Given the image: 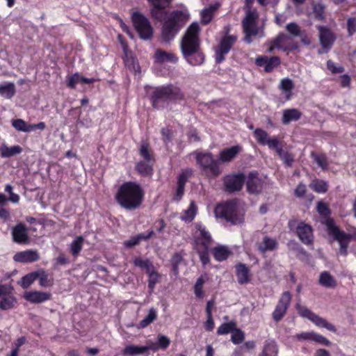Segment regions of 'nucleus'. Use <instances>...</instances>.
<instances>
[{"label":"nucleus","mask_w":356,"mask_h":356,"mask_svg":"<svg viewBox=\"0 0 356 356\" xmlns=\"http://www.w3.org/2000/svg\"><path fill=\"white\" fill-rule=\"evenodd\" d=\"M0 152L1 157L8 158L19 154L22 152V148L19 145L8 147L5 144H2L0 147Z\"/></svg>","instance_id":"nucleus-31"},{"label":"nucleus","mask_w":356,"mask_h":356,"mask_svg":"<svg viewBox=\"0 0 356 356\" xmlns=\"http://www.w3.org/2000/svg\"><path fill=\"white\" fill-rule=\"evenodd\" d=\"M318 30L321 44L323 49V50H319L318 53H326L332 46V44L335 40V37L332 31L325 27L320 26Z\"/></svg>","instance_id":"nucleus-18"},{"label":"nucleus","mask_w":356,"mask_h":356,"mask_svg":"<svg viewBox=\"0 0 356 356\" xmlns=\"http://www.w3.org/2000/svg\"><path fill=\"white\" fill-rule=\"evenodd\" d=\"M15 94V86L13 83H3L0 84V95L7 98H12Z\"/></svg>","instance_id":"nucleus-35"},{"label":"nucleus","mask_w":356,"mask_h":356,"mask_svg":"<svg viewBox=\"0 0 356 356\" xmlns=\"http://www.w3.org/2000/svg\"><path fill=\"white\" fill-rule=\"evenodd\" d=\"M193 154L197 163L208 177L215 178L222 173L219 161L211 152L196 151Z\"/></svg>","instance_id":"nucleus-5"},{"label":"nucleus","mask_w":356,"mask_h":356,"mask_svg":"<svg viewBox=\"0 0 356 356\" xmlns=\"http://www.w3.org/2000/svg\"><path fill=\"white\" fill-rule=\"evenodd\" d=\"M124 356H138L145 355L147 348L145 346L128 345L122 350Z\"/></svg>","instance_id":"nucleus-29"},{"label":"nucleus","mask_w":356,"mask_h":356,"mask_svg":"<svg viewBox=\"0 0 356 356\" xmlns=\"http://www.w3.org/2000/svg\"><path fill=\"white\" fill-rule=\"evenodd\" d=\"M193 170L191 168H186L182 170L177 179V187L176 191V198L180 200L184 193V187L188 179L192 176Z\"/></svg>","instance_id":"nucleus-22"},{"label":"nucleus","mask_w":356,"mask_h":356,"mask_svg":"<svg viewBox=\"0 0 356 356\" xmlns=\"http://www.w3.org/2000/svg\"><path fill=\"white\" fill-rule=\"evenodd\" d=\"M153 161H140L137 163L136 168L139 174L143 176H147L152 172Z\"/></svg>","instance_id":"nucleus-36"},{"label":"nucleus","mask_w":356,"mask_h":356,"mask_svg":"<svg viewBox=\"0 0 356 356\" xmlns=\"http://www.w3.org/2000/svg\"><path fill=\"white\" fill-rule=\"evenodd\" d=\"M37 276L38 275L35 271L26 275L22 278L19 282L21 286L23 289H27L37 280Z\"/></svg>","instance_id":"nucleus-47"},{"label":"nucleus","mask_w":356,"mask_h":356,"mask_svg":"<svg viewBox=\"0 0 356 356\" xmlns=\"http://www.w3.org/2000/svg\"><path fill=\"white\" fill-rule=\"evenodd\" d=\"M290 40V36L285 33H279L277 36L273 40V42L275 44V47H277V49H282L284 51H286L288 50L296 49L298 47V45L295 43L291 44H287Z\"/></svg>","instance_id":"nucleus-25"},{"label":"nucleus","mask_w":356,"mask_h":356,"mask_svg":"<svg viewBox=\"0 0 356 356\" xmlns=\"http://www.w3.org/2000/svg\"><path fill=\"white\" fill-rule=\"evenodd\" d=\"M38 275L37 279L39 280L40 285L42 287L51 286L53 284V280L51 279L48 274L43 270L35 271Z\"/></svg>","instance_id":"nucleus-41"},{"label":"nucleus","mask_w":356,"mask_h":356,"mask_svg":"<svg viewBox=\"0 0 356 356\" xmlns=\"http://www.w3.org/2000/svg\"><path fill=\"white\" fill-rule=\"evenodd\" d=\"M154 58L157 63H176L178 60L177 56L172 53L168 52L161 49L156 50L154 54Z\"/></svg>","instance_id":"nucleus-26"},{"label":"nucleus","mask_w":356,"mask_h":356,"mask_svg":"<svg viewBox=\"0 0 356 356\" xmlns=\"http://www.w3.org/2000/svg\"><path fill=\"white\" fill-rule=\"evenodd\" d=\"M12 126L18 131L31 132V127L22 119H16L12 121Z\"/></svg>","instance_id":"nucleus-43"},{"label":"nucleus","mask_w":356,"mask_h":356,"mask_svg":"<svg viewBox=\"0 0 356 356\" xmlns=\"http://www.w3.org/2000/svg\"><path fill=\"white\" fill-rule=\"evenodd\" d=\"M277 347L274 341H267L259 356H277Z\"/></svg>","instance_id":"nucleus-38"},{"label":"nucleus","mask_w":356,"mask_h":356,"mask_svg":"<svg viewBox=\"0 0 356 356\" xmlns=\"http://www.w3.org/2000/svg\"><path fill=\"white\" fill-rule=\"evenodd\" d=\"M236 323L235 321H230L229 323H222L217 330V334L219 335L226 334L235 329Z\"/></svg>","instance_id":"nucleus-50"},{"label":"nucleus","mask_w":356,"mask_h":356,"mask_svg":"<svg viewBox=\"0 0 356 356\" xmlns=\"http://www.w3.org/2000/svg\"><path fill=\"white\" fill-rule=\"evenodd\" d=\"M347 29L349 35L356 33V18L350 17L347 20Z\"/></svg>","instance_id":"nucleus-58"},{"label":"nucleus","mask_w":356,"mask_h":356,"mask_svg":"<svg viewBox=\"0 0 356 356\" xmlns=\"http://www.w3.org/2000/svg\"><path fill=\"white\" fill-rule=\"evenodd\" d=\"M200 27L194 22L187 29L180 42V49L186 62L193 65H200L204 61V55L200 50Z\"/></svg>","instance_id":"nucleus-2"},{"label":"nucleus","mask_w":356,"mask_h":356,"mask_svg":"<svg viewBox=\"0 0 356 356\" xmlns=\"http://www.w3.org/2000/svg\"><path fill=\"white\" fill-rule=\"evenodd\" d=\"M302 116V113L297 108H288L283 111L282 123L288 124L291 121H297Z\"/></svg>","instance_id":"nucleus-27"},{"label":"nucleus","mask_w":356,"mask_h":356,"mask_svg":"<svg viewBox=\"0 0 356 356\" xmlns=\"http://www.w3.org/2000/svg\"><path fill=\"white\" fill-rule=\"evenodd\" d=\"M157 343L160 349L165 350L170 343V339L165 335L160 334L157 338Z\"/></svg>","instance_id":"nucleus-56"},{"label":"nucleus","mask_w":356,"mask_h":356,"mask_svg":"<svg viewBox=\"0 0 356 356\" xmlns=\"http://www.w3.org/2000/svg\"><path fill=\"white\" fill-rule=\"evenodd\" d=\"M309 186L313 191L318 193H323L327 191V183L320 179L314 180Z\"/></svg>","instance_id":"nucleus-45"},{"label":"nucleus","mask_w":356,"mask_h":356,"mask_svg":"<svg viewBox=\"0 0 356 356\" xmlns=\"http://www.w3.org/2000/svg\"><path fill=\"white\" fill-rule=\"evenodd\" d=\"M296 309L298 314L306 318H308L313 322L316 326L324 327L329 331L335 332L337 331L336 327L332 323L327 322L325 318L320 317L316 315L306 307L301 305L299 303L296 304Z\"/></svg>","instance_id":"nucleus-10"},{"label":"nucleus","mask_w":356,"mask_h":356,"mask_svg":"<svg viewBox=\"0 0 356 356\" xmlns=\"http://www.w3.org/2000/svg\"><path fill=\"white\" fill-rule=\"evenodd\" d=\"M134 26L143 40L150 39L153 34V28L149 20L142 14L136 12L132 15Z\"/></svg>","instance_id":"nucleus-9"},{"label":"nucleus","mask_w":356,"mask_h":356,"mask_svg":"<svg viewBox=\"0 0 356 356\" xmlns=\"http://www.w3.org/2000/svg\"><path fill=\"white\" fill-rule=\"evenodd\" d=\"M313 341L325 346H330L331 344V342L327 338L316 332H314Z\"/></svg>","instance_id":"nucleus-60"},{"label":"nucleus","mask_w":356,"mask_h":356,"mask_svg":"<svg viewBox=\"0 0 356 356\" xmlns=\"http://www.w3.org/2000/svg\"><path fill=\"white\" fill-rule=\"evenodd\" d=\"M279 89L284 94L286 100H289L292 96V91L295 88L293 80L289 78H284L280 81Z\"/></svg>","instance_id":"nucleus-28"},{"label":"nucleus","mask_w":356,"mask_h":356,"mask_svg":"<svg viewBox=\"0 0 356 356\" xmlns=\"http://www.w3.org/2000/svg\"><path fill=\"white\" fill-rule=\"evenodd\" d=\"M134 264L136 266L146 270L147 273L154 267L149 259H143L141 257L136 258Z\"/></svg>","instance_id":"nucleus-49"},{"label":"nucleus","mask_w":356,"mask_h":356,"mask_svg":"<svg viewBox=\"0 0 356 356\" xmlns=\"http://www.w3.org/2000/svg\"><path fill=\"white\" fill-rule=\"evenodd\" d=\"M157 318V314L155 309L152 308L149 310L148 314L137 325L138 329L145 328L153 323Z\"/></svg>","instance_id":"nucleus-39"},{"label":"nucleus","mask_w":356,"mask_h":356,"mask_svg":"<svg viewBox=\"0 0 356 356\" xmlns=\"http://www.w3.org/2000/svg\"><path fill=\"white\" fill-rule=\"evenodd\" d=\"M84 238L81 236H76L70 245V251L74 257H77L83 248Z\"/></svg>","instance_id":"nucleus-37"},{"label":"nucleus","mask_w":356,"mask_h":356,"mask_svg":"<svg viewBox=\"0 0 356 356\" xmlns=\"http://www.w3.org/2000/svg\"><path fill=\"white\" fill-rule=\"evenodd\" d=\"M257 250L262 254L274 251L278 248V242L275 238L268 236L263 237L260 242L256 244Z\"/></svg>","instance_id":"nucleus-24"},{"label":"nucleus","mask_w":356,"mask_h":356,"mask_svg":"<svg viewBox=\"0 0 356 356\" xmlns=\"http://www.w3.org/2000/svg\"><path fill=\"white\" fill-rule=\"evenodd\" d=\"M243 31L245 33V42H252V37H254L259 33V29L257 26L255 17L253 13H248L245 18L243 20Z\"/></svg>","instance_id":"nucleus-11"},{"label":"nucleus","mask_w":356,"mask_h":356,"mask_svg":"<svg viewBox=\"0 0 356 356\" xmlns=\"http://www.w3.org/2000/svg\"><path fill=\"white\" fill-rule=\"evenodd\" d=\"M213 254L217 261H222L227 259L232 252L227 246L218 245L213 249Z\"/></svg>","instance_id":"nucleus-32"},{"label":"nucleus","mask_w":356,"mask_h":356,"mask_svg":"<svg viewBox=\"0 0 356 356\" xmlns=\"http://www.w3.org/2000/svg\"><path fill=\"white\" fill-rule=\"evenodd\" d=\"M330 234L339 243V253L341 255L347 254V249L349 243L352 241H356V228H353L349 233H345L341 231L337 227L329 225Z\"/></svg>","instance_id":"nucleus-8"},{"label":"nucleus","mask_w":356,"mask_h":356,"mask_svg":"<svg viewBox=\"0 0 356 356\" xmlns=\"http://www.w3.org/2000/svg\"><path fill=\"white\" fill-rule=\"evenodd\" d=\"M147 1L152 6V16L158 21L166 19L162 27L161 38L165 42H170L186 22L189 15L186 11L175 10L167 17L165 9L170 5L172 0Z\"/></svg>","instance_id":"nucleus-1"},{"label":"nucleus","mask_w":356,"mask_h":356,"mask_svg":"<svg viewBox=\"0 0 356 356\" xmlns=\"http://www.w3.org/2000/svg\"><path fill=\"white\" fill-rule=\"evenodd\" d=\"M11 234L15 243L18 244H29L30 243L29 230L24 223L19 222L13 227Z\"/></svg>","instance_id":"nucleus-15"},{"label":"nucleus","mask_w":356,"mask_h":356,"mask_svg":"<svg viewBox=\"0 0 356 356\" xmlns=\"http://www.w3.org/2000/svg\"><path fill=\"white\" fill-rule=\"evenodd\" d=\"M115 198L122 208L127 210H135L143 202L144 191L138 184L127 181L120 186Z\"/></svg>","instance_id":"nucleus-3"},{"label":"nucleus","mask_w":356,"mask_h":356,"mask_svg":"<svg viewBox=\"0 0 356 356\" xmlns=\"http://www.w3.org/2000/svg\"><path fill=\"white\" fill-rule=\"evenodd\" d=\"M280 58L276 56L271 57L259 56L255 59L256 65L263 67L266 72H271L275 67L280 65Z\"/></svg>","instance_id":"nucleus-17"},{"label":"nucleus","mask_w":356,"mask_h":356,"mask_svg":"<svg viewBox=\"0 0 356 356\" xmlns=\"http://www.w3.org/2000/svg\"><path fill=\"white\" fill-rule=\"evenodd\" d=\"M327 67L332 74H339L344 72V67L343 66L334 63L331 60H327Z\"/></svg>","instance_id":"nucleus-54"},{"label":"nucleus","mask_w":356,"mask_h":356,"mask_svg":"<svg viewBox=\"0 0 356 356\" xmlns=\"http://www.w3.org/2000/svg\"><path fill=\"white\" fill-rule=\"evenodd\" d=\"M214 213L216 218H223L234 225H240L244 220L243 215L238 213L236 203L234 201L218 204L216 207Z\"/></svg>","instance_id":"nucleus-7"},{"label":"nucleus","mask_w":356,"mask_h":356,"mask_svg":"<svg viewBox=\"0 0 356 356\" xmlns=\"http://www.w3.org/2000/svg\"><path fill=\"white\" fill-rule=\"evenodd\" d=\"M247 190L251 194H259L264 188V180L256 171L250 172L246 180Z\"/></svg>","instance_id":"nucleus-12"},{"label":"nucleus","mask_w":356,"mask_h":356,"mask_svg":"<svg viewBox=\"0 0 356 356\" xmlns=\"http://www.w3.org/2000/svg\"><path fill=\"white\" fill-rule=\"evenodd\" d=\"M39 259L40 256L38 251L34 250L19 252L13 257L15 261L21 263H31L38 261Z\"/></svg>","instance_id":"nucleus-23"},{"label":"nucleus","mask_w":356,"mask_h":356,"mask_svg":"<svg viewBox=\"0 0 356 356\" xmlns=\"http://www.w3.org/2000/svg\"><path fill=\"white\" fill-rule=\"evenodd\" d=\"M291 300V296L289 291H285L282 293L272 314L275 321L278 322L284 317L290 305Z\"/></svg>","instance_id":"nucleus-14"},{"label":"nucleus","mask_w":356,"mask_h":356,"mask_svg":"<svg viewBox=\"0 0 356 356\" xmlns=\"http://www.w3.org/2000/svg\"><path fill=\"white\" fill-rule=\"evenodd\" d=\"M139 154L142 157V161H153V156L151 153L149 145L147 143H142L139 148Z\"/></svg>","instance_id":"nucleus-42"},{"label":"nucleus","mask_w":356,"mask_h":356,"mask_svg":"<svg viewBox=\"0 0 356 356\" xmlns=\"http://www.w3.org/2000/svg\"><path fill=\"white\" fill-rule=\"evenodd\" d=\"M207 280L208 277L207 275H202L196 280L194 286V293L197 298H202L204 297L202 288L204 284L207 282Z\"/></svg>","instance_id":"nucleus-40"},{"label":"nucleus","mask_w":356,"mask_h":356,"mask_svg":"<svg viewBox=\"0 0 356 356\" xmlns=\"http://www.w3.org/2000/svg\"><path fill=\"white\" fill-rule=\"evenodd\" d=\"M314 332H305L296 334V337L298 340L313 341Z\"/></svg>","instance_id":"nucleus-61"},{"label":"nucleus","mask_w":356,"mask_h":356,"mask_svg":"<svg viewBox=\"0 0 356 356\" xmlns=\"http://www.w3.org/2000/svg\"><path fill=\"white\" fill-rule=\"evenodd\" d=\"M300 240L305 244H311L313 241V232L312 227L303 222L298 224L296 229Z\"/></svg>","instance_id":"nucleus-20"},{"label":"nucleus","mask_w":356,"mask_h":356,"mask_svg":"<svg viewBox=\"0 0 356 356\" xmlns=\"http://www.w3.org/2000/svg\"><path fill=\"white\" fill-rule=\"evenodd\" d=\"M182 98V94L179 88L172 85L157 87L154 89L152 101V106L156 108L164 106L165 103L171 100H177Z\"/></svg>","instance_id":"nucleus-6"},{"label":"nucleus","mask_w":356,"mask_h":356,"mask_svg":"<svg viewBox=\"0 0 356 356\" xmlns=\"http://www.w3.org/2000/svg\"><path fill=\"white\" fill-rule=\"evenodd\" d=\"M147 273L148 274V287L152 292L156 284L159 281L160 275L155 270L154 267Z\"/></svg>","instance_id":"nucleus-44"},{"label":"nucleus","mask_w":356,"mask_h":356,"mask_svg":"<svg viewBox=\"0 0 356 356\" xmlns=\"http://www.w3.org/2000/svg\"><path fill=\"white\" fill-rule=\"evenodd\" d=\"M81 76L76 73L74 75L68 77L67 86L69 88H74L76 85L80 83Z\"/></svg>","instance_id":"nucleus-59"},{"label":"nucleus","mask_w":356,"mask_h":356,"mask_svg":"<svg viewBox=\"0 0 356 356\" xmlns=\"http://www.w3.org/2000/svg\"><path fill=\"white\" fill-rule=\"evenodd\" d=\"M16 299L13 296H7L0 301V308L3 310H8L14 307Z\"/></svg>","instance_id":"nucleus-52"},{"label":"nucleus","mask_w":356,"mask_h":356,"mask_svg":"<svg viewBox=\"0 0 356 356\" xmlns=\"http://www.w3.org/2000/svg\"><path fill=\"white\" fill-rule=\"evenodd\" d=\"M315 161L321 166L323 169H325L327 165V158L325 154H312Z\"/></svg>","instance_id":"nucleus-57"},{"label":"nucleus","mask_w":356,"mask_h":356,"mask_svg":"<svg viewBox=\"0 0 356 356\" xmlns=\"http://www.w3.org/2000/svg\"><path fill=\"white\" fill-rule=\"evenodd\" d=\"M265 145H268L270 149H275L280 145V141L277 136H273L271 138H269Z\"/></svg>","instance_id":"nucleus-63"},{"label":"nucleus","mask_w":356,"mask_h":356,"mask_svg":"<svg viewBox=\"0 0 356 356\" xmlns=\"http://www.w3.org/2000/svg\"><path fill=\"white\" fill-rule=\"evenodd\" d=\"M51 294L50 293L31 291H26L24 298L31 303L39 304L51 299Z\"/></svg>","instance_id":"nucleus-21"},{"label":"nucleus","mask_w":356,"mask_h":356,"mask_svg":"<svg viewBox=\"0 0 356 356\" xmlns=\"http://www.w3.org/2000/svg\"><path fill=\"white\" fill-rule=\"evenodd\" d=\"M281 159L286 165L291 166L293 162L294 156L289 152H286V153L281 157Z\"/></svg>","instance_id":"nucleus-64"},{"label":"nucleus","mask_w":356,"mask_h":356,"mask_svg":"<svg viewBox=\"0 0 356 356\" xmlns=\"http://www.w3.org/2000/svg\"><path fill=\"white\" fill-rule=\"evenodd\" d=\"M242 148L240 145H234L231 147L222 149L218 155V160L220 163H228L232 161L241 152Z\"/></svg>","instance_id":"nucleus-19"},{"label":"nucleus","mask_w":356,"mask_h":356,"mask_svg":"<svg viewBox=\"0 0 356 356\" xmlns=\"http://www.w3.org/2000/svg\"><path fill=\"white\" fill-rule=\"evenodd\" d=\"M218 6H211L208 8L204 9L201 13V18L202 23L207 24L211 22L213 17V12L217 9Z\"/></svg>","instance_id":"nucleus-46"},{"label":"nucleus","mask_w":356,"mask_h":356,"mask_svg":"<svg viewBox=\"0 0 356 356\" xmlns=\"http://www.w3.org/2000/svg\"><path fill=\"white\" fill-rule=\"evenodd\" d=\"M254 136L257 142L263 145H265L269 139L268 133L261 129H254Z\"/></svg>","instance_id":"nucleus-51"},{"label":"nucleus","mask_w":356,"mask_h":356,"mask_svg":"<svg viewBox=\"0 0 356 356\" xmlns=\"http://www.w3.org/2000/svg\"><path fill=\"white\" fill-rule=\"evenodd\" d=\"M236 41V37L234 35H225L221 39L216 51V63H220L225 60V56L229 51Z\"/></svg>","instance_id":"nucleus-13"},{"label":"nucleus","mask_w":356,"mask_h":356,"mask_svg":"<svg viewBox=\"0 0 356 356\" xmlns=\"http://www.w3.org/2000/svg\"><path fill=\"white\" fill-rule=\"evenodd\" d=\"M324 8V6L321 3L314 4L313 10L318 18L321 19L323 17Z\"/></svg>","instance_id":"nucleus-62"},{"label":"nucleus","mask_w":356,"mask_h":356,"mask_svg":"<svg viewBox=\"0 0 356 356\" xmlns=\"http://www.w3.org/2000/svg\"><path fill=\"white\" fill-rule=\"evenodd\" d=\"M196 213L197 207L194 201H191L188 208L181 213L180 218L186 222H190L195 218Z\"/></svg>","instance_id":"nucleus-34"},{"label":"nucleus","mask_w":356,"mask_h":356,"mask_svg":"<svg viewBox=\"0 0 356 356\" xmlns=\"http://www.w3.org/2000/svg\"><path fill=\"white\" fill-rule=\"evenodd\" d=\"M13 187L10 184H7L5 186V191L10 195V197L8 198V201L13 203H18L19 201V195L13 193Z\"/></svg>","instance_id":"nucleus-55"},{"label":"nucleus","mask_w":356,"mask_h":356,"mask_svg":"<svg viewBox=\"0 0 356 356\" xmlns=\"http://www.w3.org/2000/svg\"><path fill=\"white\" fill-rule=\"evenodd\" d=\"M286 29L292 37L296 38L302 36V31L296 22L287 24Z\"/></svg>","instance_id":"nucleus-48"},{"label":"nucleus","mask_w":356,"mask_h":356,"mask_svg":"<svg viewBox=\"0 0 356 356\" xmlns=\"http://www.w3.org/2000/svg\"><path fill=\"white\" fill-rule=\"evenodd\" d=\"M236 277L239 284H246L250 281L249 269L245 264H240L236 266Z\"/></svg>","instance_id":"nucleus-30"},{"label":"nucleus","mask_w":356,"mask_h":356,"mask_svg":"<svg viewBox=\"0 0 356 356\" xmlns=\"http://www.w3.org/2000/svg\"><path fill=\"white\" fill-rule=\"evenodd\" d=\"M244 181L245 177L243 174L230 175L224 178V186L227 191L232 193L240 191Z\"/></svg>","instance_id":"nucleus-16"},{"label":"nucleus","mask_w":356,"mask_h":356,"mask_svg":"<svg viewBox=\"0 0 356 356\" xmlns=\"http://www.w3.org/2000/svg\"><path fill=\"white\" fill-rule=\"evenodd\" d=\"M195 227L198 232L194 236V248L198 253L203 265H206L209 262L208 251L212 243V237L202 224L197 223Z\"/></svg>","instance_id":"nucleus-4"},{"label":"nucleus","mask_w":356,"mask_h":356,"mask_svg":"<svg viewBox=\"0 0 356 356\" xmlns=\"http://www.w3.org/2000/svg\"><path fill=\"white\" fill-rule=\"evenodd\" d=\"M245 335L244 333L239 329H235L232 331L231 336V341L234 344L241 343L244 339Z\"/></svg>","instance_id":"nucleus-53"},{"label":"nucleus","mask_w":356,"mask_h":356,"mask_svg":"<svg viewBox=\"0 0 356 356\" xmlns=\"http://www.w3.org/2000/svg\"><path fill=\"white\" fill-rule=\"evenodd\" d=\"M319 283L326 288H334L337 286L335 279L327 271H323L320 274Z\"/></svg>","instance_id":"nucleus-33"}]
</instances>
